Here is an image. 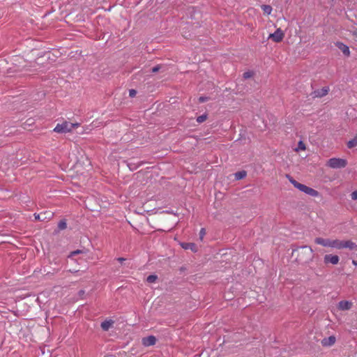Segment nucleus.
I'll return each mask as SVG.
<instances>
[{"instance_id":"nucleus-32","label":"nucleus","mask_w":357,"mask_h":357,"mask_svg":"<svg viewBox=\"0 0 357 357\" xmlns=\"http://www.w3.org/2000/svg\"><path fill=\"white\" fill-rule=\"evenodd\" d=\"M353 35L357 38V29L354 31Z\"/></svg>"},{"instance_id":"nucleus-4","label":"nucleus","mask_w":357,"mask_h":357,"mask_svg":"<svg viewBox=\"0 0 357 357\" xmlns=\"http://www.w3.org/2000/svg\"><path fill=\"white\" fill-rule=\"evenodd\" d=\"M313 254V250L311 248V247L309 246H303L301 248L299 251V260L307 261L308 260H310L312 257Z\"/></svg>"},{"instance_id":"nucleus-26","label":"nucleus","mask_w":357,"mask_h":357,"mask_svg":"<svg viewBox=\"0 0 357 357\" xmlns=\"http://www.w3.org/2000/svg\"><path fill=\"white\" fill-rule=\"evenodd\" d=\"M252 76V72H245L243 73V77L245 79L250 78Z\"/></svg>"},{"instance_id":"nucleus-28","label":"nucleus","mask_w":357,"mask_h":357,"mask_svg":"<svg viewBox=\"0 0 357 357\" xmlns=\"http://www.w3.org/2000/svg\"><path fill=\"white\" fill-rule=\"evenodd\" d=\"M351 197L353 200H356L357 199V190H355L351 194Z\"/></svg>"},{"instance_id":"nucleus-34","label":"nucleus","mask_w":357,"mask_h":357,"mask_svg":"<svg viewBox=\"0 0 357 357\" xmlns=\"http://www.w3.org/2000/svg\"><path fill=\"white\" fill-rule=\"evenodd\" d=\"M352 263H353V264H354L356 266L357 265V262L356 261H354V260L352 261Z\"/></svg>"},{"instance_id":"nucleus-9","label":"nucleus","mask_w":357,"mask_h":357,"mask_svg":"<svg viewBox=\"0 0 357 357\" xmlns=\"http://www.w3.org/2000/svg\"><path fill=\"white\" fill-rule=\"evenodd\" d=\"M142 342L144 347L153 346L156 343V338L153 335H149L148 337L142 338Z\"/></svg>"},{"instance_id":"nucleus-5","label":"nucleus","mask_w":357,"mask_h":357,"mask_svg":"<svg viewBox=\"0 0 357 357\" xmlns=\"http://www.w3.org/2000/svg\"><path fill=\"white\" fill-rule=\"evenodd\" d=\"M284 37V31L278 28L276 31L269 34L268 38L273 40L275 43H280Z\"/></svg>"},{"instance_id":"nucleus-19","label":"nucleus","mask_w":357,"mask_h":357,"mask_svg":"<svg viewBox=\"0 0 357 357\" xmlns=\"http://www.w3.org/2000/svg\"><path fill=\"white\" fill-rule=\"evenodd\" d=\"M112 326V322L105 321L101 324V327L104 331H107Z\"/></svg>"},{"instance_id":"nucleus-33","label":"nucleus","mask_w":357,"mask_h":357,"mask_svg":"<svg viewBox=\"0 0 357 357\" xmlns=\"http://www.w3.org/2000/svg\"><path fill=\"white\" fill-rule=\"evenodd\" d=\"M124 260H125V259H124V258H121V257L118 258V261H121H121H123Z\"/></svg>"},{"instance_id":"nucleus-29","label":"nucleus","mask_w":357,"mask_h":357,"mask_svg":"<svg viewBox=\"0 0 357 357\" xmlns=\"http://www.w3.org/2000/svg\"><path fill=\"white\" fill-rule=\"evenodd\" d=\"M137 92L135 89H130L129 91V95L130 97H134L136 95Z\"/></svg>"},{"instance_id":"nucleus-23","label":"nucleus","mask_w":357,"mask_h":357,"mask_svg":"<svg viewBox=\"0 0 357 357\" xmlns=\"http://www.w3.org/2000/svg\"><path fill=\"white\" fill-rule=\"evenodd\" d=\"M207 119V114H202L197 118V121L199 123L204 122Z\"/></svg>"},{"instance_id":"nucleus-22","label":"nucleus","mask_w":357,"mask_h":357,"mask_svg":"<svg viewBox=\"0 0 357 357\" xmlns=\"http://www.w3.org/2000/svg\"><path fill=\"white\" fill-rule=\"evenodd\" d=\"M306 149L305 144L303 141H299L298 144V148L296 149V151L298 150L305 151Z\"/></svg>"},{"instance_id":"nucleus-20","label":"nucleus","mask_w":357,"mask_h":357,"mask_svg":"<svg viewBox=\"0 0 357 357\" xmlns=\"http://www.w3.org/2000/svg\"><path fill=\"white\" fill-rule=\"evenodd\" d=\"M158 279V276L155 275H150L147 277L146 281L149 283H154Z\"/></svg>"},{"instance_id":"nucleus-31","label":"nucleus","mask_w":357,"mask_h":357,"mask_svg":"<svg viewBox=\"0 0 357 357\" xmlns=\"http://www.w3.org/2000/svg\"><path fill=\"white\" fill-rule=\"evenodd\" d=\"M199 100V102H203L206 100V98H204V97H200Z\"/></svg>"},{"instance_id":"nucleus-18","label":"nucleus","mask_w":357,"mask_h":357,"mask_svg":"<svg viewBox=\"0 0 357 357\" xmlns=\"http://www.w3.org/2000/svg\"><path fill=\"white\" fill-rule=\"evenodd\" d=\"M247 175V173L245 171H241L238 172L235 174V178L236 180H241L244 178Z\"/></svg>"},{"instance_id":"nucleus-17","label":"nucleus","mask_w":357,"mask_h":357,"mask_svg":"<svg viewBox=\"0 0 357 357\" xmlns=\"http://www.w3.org/2000/svg\"><path fill=\"white\" fill-rule=\"evenodd\" d=\"M262 10L264 11V13L266 15H270L272 12V7L269 5H262L261 6Z\"/></svg>"},{"instance_id":"nucleus-1","label":"nucleus","mask_w":357,"mask_h":357,"mask_svg":"<svg viewBox=\"0 0 357 357\" xmlns=\"http://www.w3.org/2000/svg\"><path fill=\"white\" fill-rule=\"evenodd\" d=\"M289 181L293 184V185L296 188L298 189L300 191L305 192V194L314 197L319 196V192L317 190L312 188H310L304 184L300 183L295 181L294 179L291 178Z\"/></svg>"},{"instance_id":"nucleus-11","label":"nucleus","mask_w":357,"mask_h":357,"mask_svg":"<svg viewBox=\"0 0 357 357\" xmlns=\"http://www.w3.org/2000/svg\"><path fill=\"white\" fill-rule=\"evenodd\" d=\"M344 248H347L350 250H357V243L350 240L343 241L342 249Z\"/></svg>"},{"instance_id":"nucleus-13","label":"nucleus","mask_w":357,"mask_h":357,"mask_svg":"<svg viewBox=\"0 0 357 357\" xmlns=\"http://www.w3.org/2000/svg\"><path fill=\"white\" fill-rule=\"evenodd\" d=\"M181 247L185 250H191L193 252H197V246L193 243H182Z\"/></svg>"},{"instance_id":"nucleus-3","label":"nucleus","mask_w":357,"mask_h":357,"mask_svg":"<svg viewBox=\"0 0 357 357\" xmlns=\"http://www.w3.org/2000/svg\"><path fill=\"white\" fill-rule=\"evenodd\" d=\"M347 160L340 158H332L326 162V165L332 169L344 168L347 165Z\"/></svg>"},{"instance_id":"nucleus-8","label":"nucleus","mask_w":357,"mask_h":357,"mask_svg":"<svg viewBox=\"0 0 357 357\" xmlns=\"http://www.w3.org/2000/svg\"><path fill=\"white\" fill-rule=\"evenodd\" d=\"M353 306V303L348 301H341L337 304V308L340 310L344 311L350 310Z\"/></svg>"},{"instance_id":"nucleus-21","label":"nucleus","mask_w":357,"mask_h":357,"mask_svg":"<svg viewBox=\"0 0 357 357\" xmlns=\"http://www.w3.org/2000/svg\"><path fill=\"white\" fill-rule=\"evenodd\" d=\"M45 214H46V213H41L40 214H34V216H35L36 220L43 221L46 218V217L45 216Z\"/></svg>"},{"instance_id":"nucleus-16","label":"nucleus","mask_w":357,"mask_h":357,"mask_svg":"<svg viewBox=\"0 0 357 357\" xmlns=\"http://www.w3.org/2000/svg\"><path fill=\"white\" fill-rule=\"evenodd\" d=\"M347 145L349 149L356 147L357 146V135H356L352 139L349 140Z\"/></svg>"},{"instance_id":"nucleus-2","label":"nucleus","mask_w":357,"mask_h":357,"mask_svg":"<svg viewBox=\"0 0 357 357\" xmlns=\"http://www.w3.org/2000/svg\"><path fill=\"white\" fill-rule=\"evenodd\" d=\"M79 124L73 123L68 121H63L62 123H58L54 128V132L57 133H66L71 132L73 129L78 128Z\"/></svg>"},{"instance_id":"nucleus-10","label":"nucleus","mask_w":357,"mask_h":357,"mask_svg":"<svg viewBox=\"0 0 357 357\" xmlns=\"http://www.w3.org/2000/svg\"><path fill=\"white\" fill-rule=\"evenodd\" d=\"M336 46L338 47V49L342 51V52L346 56H350V50H349V47L344 44L343 43H341V42H337L336 43Z\"/></svg>"},{"instance_id":"nucleus-30","label":"nucleus","mask_w":357,"mask_h":357,"mask_svg":"<svg viewBox=\"0 0 357 357\" xmlns=\"http://www.w3.org/2000/svg\"><path fill=\"white\" fill-rule=\"evenodd\" d=\"M82 250H77L75 251H73L71 252V255H76L77 254H79V253H82Z\"/></svg>"},{"instance_id":"nucleus-6","label":"nucleus","mask_w":357,"mask_h":357,"mask_svg":"<svg viewBox=\"0 0 357 357\" xmlns=\"http://www.w3.org/2000/svg\"><path fill=\"white\" fill-rule=\"evenodd\" d=\"M324 261L326 264H331L336 265L339 263L340 258L337 255L329 254L324 256Z\"/></svg>"},{"instance_id":"nucleus-12","label":"nucleus","mask_w":357,"mask_h":357,"mask_svg":"<svg viewBox=\"0 0 357 357\" xmlns=\"http://www.w3.org/2000/svg\"><path fill=\"white\" fill-rule=\"evenodd\" d=\"M335 337L334 336H330L327 338H324L321 341V344L323 346L330 347L333 345L335 343Z\"/></svg>"},{"instance_id":"nucleus-25","label":"nucleus","mask_w":357,"mask_h":357,"mask_svg":"<svg viewBox=\"0 0 357 357\" xmlns=\"http://www.w3.org/2000/svg\"><path fill=\"white\" fill-rule=\"evenodd\" d=\"M206 234V230L204 228H202L200 231H199V238H200V240L202 241L203 238H204V236H205Z\"/></svg>"},{"instance_id":"nucleus-7","label":"nucleus","mask_w":357,"mask_h":357,"mask_svg":"<svg viewBox=\"0 0 357 357\" xmlns=\"http://www.w3.org/2000/svg\"><path fill=\"white\" fill-rule=\"evenodd\" d=\"M314 242H315V243H317L318 245H321L324 247H328V248H332L333 239L317 237L314 239Z\"/></svg>"},{"instance_id":"nucleus-27","label":"nucleus","mask_w":357,"mask_h":357,"mask_svg":"<svg viewBox=\"0 0 357 357\" xmlns=\"http://www.w3.org/2000/svg\"><path fill=\"white\" fill-rule=\"evenodd\" d=\"M160 69V65H158L156 66H154L152 69H151V72L152 73H157L159 71V70Z\"/></svg>"},{"instance_id":"nucleus-15","label":"nucleus","mask_w":357,"mask_h":357,"mask_svg":"<svg viewBox=\"0 0 357 357\" xmlns=\"http://www.w3.org/2000/svg\"><path fill=\"white\" fill-rule=\"evenodd\" d=\"M343 241L339 239H333L332 248L338 250L342 249Z\"/></svg>"},{"instance_id":"nucleus-24","label":"nucleus","mask_w":357,"mask_h":357,"mask_svg":"<svg viewBox=\"0 0 357 357\" xmlns=\"http://www.w3.org/2000/svg\"><path fill=\"white\" fill-rule=\"evenodd\" d=\"M58 227L60 230L65 229L67 227V224L65 220H61L58 224Z\"/></svg>"},{"instance_id":"nucleus-14","label":"nucleus","mask_w":357,"mask_h":357,"mask_svg":"<svg viewBox=\"0 0 357 357\" xmlns=\"http://www.w3.org/2000/svg\"><path fill=\"white\" fill-rule=\"evenodd\" d=\"M328 91H329L328 87H324L321 90H319V91H317L314 92L315 96L319 97V98L324 97L328 94Z\"/></svg>"}]
</instances>
